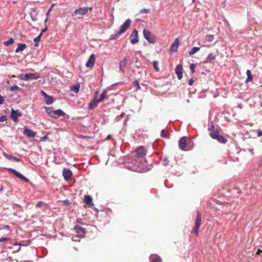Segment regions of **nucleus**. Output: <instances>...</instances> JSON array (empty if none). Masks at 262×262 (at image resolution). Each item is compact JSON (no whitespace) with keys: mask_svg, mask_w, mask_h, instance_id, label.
<instances>
[{"mask_svg":"<svg viewBox=\"0 0 262 262\" xmlns=\"http://www.w3.org/2000/svg\"><path fill=\"white\" fill-rule=\"evenodd\" d=\"M18 78L22 80L28 81L37 79L39 78V75L34 73H29L25 74H19Z\"/></svg>","mask_w":262,"mask_h":262,"instance_id":"obj_1","label":"nucleus"},{"mask_svg":"<svg viewBox=\"0 0 262 262\" xmlns=\"http://www.w3.org/2000/svg\"><path fill=\"white\" fill-rule=\"evenodd\" d=\"M201 225V215L199 212H197L195 225L193 227L191 233H194L196 235L199 233V229Z\"/></svg>","mask_w":262,"mask_h":262,"instance_id":"obj_2","label":"nucleus"},{"mask_svg":"<svg viewBox=\"0 0 262 262\" xmlns=\"http://www.w3.org/2000/svg\"><path fill=\"white\" fill-rule=\"evenodd\" d=\"M135 151L137 159H136L137 161L139 159L144 158L146 155L147 154V150L143 146H141L138 147L136 149Z\"/></svg>","mask_w":262,"mask_h":262,"instance_id":"obj_3","label":"nucleus"},{"mask_svg":"<svg viewBox=\"0 0 262 262\" xmlns=\"http://www.w3.org/2000/svg\"><path fill=\"white\" fill-rule=\"evenodd\" d=\"M63 116L66 119H69L70 116L66 114L63 111L60 109H57L53 111V114L51 117L54 119L59 118V117Z\"/></svg>","mask_w":262,"mask_h":262,"instance_id":"obj_4","label":"nucleus"},{"mask_svg":"<svg viewBox=\"0 0 262 262\" xmlns=\"http://www.w3.org/2000/svg\"><path fill=\"white\" fill-rule=\"evenodd\" d=\"M144 37L150 43H154L156 42V39L151 33L148 30L144 29L143 31Z\"/></svg>","mask_w":262,"mask_h":262,"instance_id":"obj_5","label":"nucleus"},{"mask_svg":"<svg viewBox=\"0 0 262 262\" xmlns=\"http://www.w3.org/2000/svg\"><path fill=\"white\" fill-rule=\"evenodd\" d=\"M8 170H9L11 173L15 176L17 178L20 179L21 180L24 181L26 182H28L29 181V179L24 176L23 174L20 173L19 172L16 171L15 169L12 168H7Z\"/></svg>","mask_w":262,"mask_h":262,"instance_id":"obj_6","label":"nucleus"},{"mask_svg":"<svg viewBox=\"0 0 262 262\" xmlns=\"http://www.w3.org/2000/svg\"><path fill=\"white\" fill-rule=\"evenodd\" d=\"M22 114L18 110H15L13 108H11L10 113V118L14 122H17L18 117H21Z\"/></svg>","mask_w":262,"mask_h":262,"instance_id":"obj_7","label":"nucleus"},{"mask_svg":"<svg viewBox=\"0 0 262 262\" xmlns=\"http://www.w3.org/2000/svg\"><path fill=\"white\" fill-rule=\"evenodd\" d=\"M179 145L180 148L184 151H187L190 149L186 142L185 137H182L179 141Z\"/></svg>","mask_w":262,"mask_h":262,"instance_id":"obj_8","label":"nucleus"},{"mask_svg":"<svg viewBox=\"0 0 262 262\" xmlns=\"http://www.w3.org/2000/svg\"><path fill=\"white\" fill-rule=\"evenodd\" d=\"M74 229L76 234L78 236H79V237L83 238L85 236V234L86 233V229L85 228H83L81 226L76 225L74 226Z\"/></svg>","mask_w":262,"mask_h":262,"instance_id":"obj_9","label":"nucleus"},{"mask_svg":"<svg viewBox=\"0 0 262 262\" xmlns=\"http://www.w3.org/2000/svg\"><path fill=\"white\" fill-rule=\"evenodd\" d=\"M91 7H83L79 9H77L74 11L73 15H76L77 14H79L80 15H84L88 13L89 10H91Z\"/></svg>","mask_w":262,"mask_h":262,"instance_id":"obj_10","label":"nucleus"},{"mask_svg":"<svg viewBox=\"0 0 262 262\" xmlns=\"http://www.w3.org/2000/svg\"><path fill=\"white\" fill-rule=\"evenodd\" d=\"M132 23V20L128 18L125 21L120 27L119 31L120 33H123L129 28L130 24Z\"/></svg>","mask_w":262,"mask_h":262,"instance_id":"obj_11","label":"nucleus"},{"mask_svg":"<svg viewBox=\"0 0 262 262\" xmlns=\"http://www.w3.org/2000/svg\"><path fill=\"white\" fill-rule=\"evenodd\" d=\"M129 39L132 45H135L139 41L138 31L136 29H134L132 31L129 37Z\"/></svg>","mask_w":262,"mask_h":262,"instance_id":"obj_12","label":"nucleus"},{"mask_svg":"<svg viewBox=\"0 0 262 262\" xmlns=\"http://www.w3.org/2000/svg\"><path fill=\"white\" fill-rule=\"evenodd\" d=\"M208 130L209 132V135L210 137L213 138L215 139V137H217V135L219 134V132L217 130V128H215L213 124V123L211 122V126H209L208 127Z\"/></svg>","mask_w":262,"mask_h":262,"instance_id":"obj_13","label":"nucleus"},{"mask_svg":"<svg viewBox=\"0 0 262 262\" xmlns=\"http://www.w3.org/2000/svg\"><path fill=\"white\" fill-rule=\"evenodd\" d=\"M129 56L126 55L123 58V60L120 62L119 70L122 73H124V68L126 67L127 62L129 60Z\"/></svg>","mask_w":262,"mask_h":262,"instance_id":"obj_14","label":"nucleus"},{"mask_svg":"<svg viewBox=\"0 0 262 262\" xmlns=\"http://www.w3.org/2000/svg\"><path fill=\"white\" fill-rule=\"evenodd\" d=\"M124 165L125 168L127 169L132 170V171H137L138 167L137 166H139L140 164L135 160V162L134 164L133 163H130L129 162H126L124 163Z\"/></svg>","mask_w":262,"mask_h":262,"instance_id":"obj_15","label":"nucleus"},{"mask_svg":"<svg viewBox=\"0 0 262 262\" xmlns=\"http://www.w3.org/2000/svg\"><path fill=\"white\" fill-rule=\"evenodd\" d=\"M62 176L64 180L66 181H68L71 179L72 172L70 169L64 168L62 171Z\"/></svg>","mask_w":262,"mask_h":262,"instance_id":"obj_16","label":"nucleus"},{"mask_svg":"<svg viewBox=\"0 0 262 262\" xmlns=\"http://www.w3.org/2000/svg\"><path fill=\"white\" fill-rule=\"evenodd\" d=\"M180 45V41L178 38H176L173 42L171 45L170 51V52H177Z\"/></svg>","mask_w":262,"mask_h":262,"instance_id":"obj_17","label":"nucleus"},{"mask_svg":"<svg viewBox=\"0 0 262 262\" xmlns=\"http://www.w3.org/2000/svg\"><path fill=\"white\" fill-rule=\"evenodd\" d=\"M24 134L29 138H33L35 137L36 133L33 132L31 129L25 127L24 130Z\"/></svg>","mask_w":262,"mask_h":262,"instance_id":"obj_18","label":"nucleus"},{"mask_svg":"<svg viewBox=\"0 0 262 262\" xmlns=\"http://www.w3.org/2000/svg\"><path fill=\"white\" fill-rule=\"evenodd\" d=\"M95 62V56L94 54L90 55L85 66L87 68H92L94 66Z\"/></svg>","mask_w":262,"mask_h":262,"instance_id":"obj_19","label":"nucleus"},{"mask_svg":"<svg viewBox=\"0 0 262 262\" xmlns=\"http://www.w3.org/2000/svg\"><path fill=\"white\" fill-rule=\"evenodd\" d=\"M182 66L181 64H178L176 66L175 69V72L177 75L178 78L180 80L183 77L182 73Z\"/></svg>","mask_w":262,"mask_h":262,"instance_id":"obj_20","label":"nucleus"},{"mask_svg":"<svg viewBox=\"0 0 262 262\" xmlns=\"http://www.w3.org/2000/svg\"><path fill=\"white\" fill-rule=\"evenodd\" d=\"M99 102L98 101L97 99L96 98V96L94 97V98L91 101V102L89 104L88 108L90 110H92L94 108H95Z\"/></svg>","mask_w":262,"mask_h":262,"instance_id":"obj_21","label":"nucleus"},{"mask_svg":"<svg viewBox=\"0 0 262 262\" xmlns=\"http://www.w3.org/2000/svg\"><path fill=\"white\" fill-rule=\"evenodd\" d=\"M3 155L9 160H12L13 161L15 162H20L21 161V160L19 158L16 157H14L13 156H11L9 154H7L6 152H3Z\"/></svg>","mask_w":262,"mask_h":262,"instance_id":"obj_22","label":"nucleus"},{"mask_svg":"<svg viewBox=\"0 0 262 262\" xmlns=\"http://www.w3.org/2000/svg\"><path fill=\"white\" fill-rule=\"evenodd\" d=\"M150 262H162L161 257L157 254H152L150 256Z\"/></svg>","mask_w":262,"mask_h":262,"instance_id":"obj_23","label":"nucleus"},{"mask_svg":"<svg viewBox=\"0 0 262 262\" xmlns=\"http://www.w3.org/2000/svg\"><path fill=\"white\" fill-rule=\"evenodd\" d=\"M84 201L85 203L90 206H94L93 203L92 198L89 195H85L84 196Z\"/></svg>","mask_w":262,"mask_h":262,"instance_id":"obj_24","label":"nucleus"},{"mask_svg":"<svg viewBox=\"0 0 262 262\" xmlns=\"http://www.w3.org/2000/svg\"><path fill=\"white\" fill-rule=\"evenodd\" d=\"M27 47V45L26 43H19L18 44V47L15 49V52L16 53H18L19 52L23 51Z\"/></svg>","mask_w":262,"mask_h":262,"instance_id":"obj_25","label":"nucleus"},{"mask_svg":"<svg viewBox=\"0 0 262 262\" xmlns=\"http://www.w3.org/2000/svg\"><path fill=\"white\" fill-rule=\"evenodd\" d=\"M216 55L215 54L213 53H210L207 58H206L205 61H204L205 63H208L210 62L211 60H214L216 58Z\"/></svg>","mask_w":262,"mask_h":262,"instance_id":"obj_26","label":"nucleus"},{"mask_svg":"<svg viewBox=\"0 0 262 262\" xmlns=\"http://www.w3.org/2000/svg\"><path fill=\"white\" fill-rule=\"evenodd\" d=\"M221 143H225L227 142V139L223 135L219 134L217 137L214 139Z\"/></svg>","mask_w":262,"mask_h":262,"instance_id":"obj_27","label":"nucleus"},{"mask_svg":"<svg viewBox=\"0 0 262 262\" xmlns=\"http://www.w3.org/2000/svg\"><path fill=\"white\" fill-rule=\"evenodd\" d=\"M45 98L46 103L48 105L52 104L54 101L53 98L52 96H49L48 95Z\"/></svg>","mask_w":262,"mask_h":262,"instance_id":"obj_28","label":"nucleus"},{"mask_svg":"<svg viewBox=\"0 0 262 262\" xmlns=\"http://www.w3.org/2000/svg\"><path fill=\"white\" fill-rule=\"evenodd\" d=\"M106 96L107 92L105 90H104L100 94L99 98L97 99V100L99 102H101L103 101L105 98H106Z\"/></svg>","mask_w":262,"mask_h":262,"instance_id":"obj_29","label":"nucleus"},{"mask_svg":"<svg viewBox=\"0 0 262 262\" xmlns=\"http://www.w3.org/2000/svg\"><path fill=\"white\" fill-rule=\"evenodd\" d=\"M246 74L247 76V78L246 80V82H248L249 81H252L253 79V76L251 74V72L250 70H248L246 71Z\"/></svg>","mask_w":262,"mask_h":262,"instance_id":"obj_30","label":"nucleus"},{"mask_svg":"<svg viewBox=\"0 0 262 262\" xmlns=\"http://www.w3.org/2000/svg\"><path fill=\"white\" fill-rule=\"evenodd\" d=\"M121 34V33H120L119 31H116L115 34H112L110 37V39L111 40H114L117 39L119 36Z\"/></svg>","mask_w":262,"mask_h":262,"instance_id":"obj_31","label":"nucleus"},{"mask_svg":"<svg viewBox=\"0 0 262 262\" xmlns=\"http://www.w3.org/2000/svg\"><path fill=\"white\" fill-rule=\"evenodd\" d=\"M161 136L163 138H169L170 134L164 129H162L161 132Z\"/></svg>","mask_w":262,"mask_h":262,"instance_id":"obj_32","label":"nucleus"},{"mask_svg":"<svg viewBox=\"0 0 262 262\" xmlns=\"http://www.w3.org/2000/svg\"><path fill=\"white\" fill-rule=\"evenodd\" d=\"M46 112L51 117V115L53 114V112L54 111V109L53 107H44Z\"/></svg>","mask_w":262,"mask_h":262,"instance_id":"obj_33","label":"nucleus"},{"mask_svg":"<svg viewBox=\"0 0 262 262\" xmlns=\"http://www.w3.org/2000/svg\"><path fill=\"white\" fill-rule=\"evenodd\" d=\"M200 48L197 47H193L189 51V55H192L196 53L197 52H198L200 50Z\"/></svg>","mask_w":262,"mask_h":262,"instance_id":"obj_34","label":"nucleus"},{"mask_svg":"<svg viewBox=\"0 0 262 262\" xmlns=\"http://www.w3.org/2000/svg\"><path fill=\"white\" fill-rule=\"evenodd\" d=\"M205 39L208 42H212L214 39V36L213 35L208 34L205 36Z\"/></svg>","mask_w":262,"mask_h":262,"instance_id":"obj_35","label":"nucleus"},{"mask_svg":"<svg viewBox=\"0 0 262 262\" xmlns=\"http://www.w3.org/2000/svg\"><path fill=\"white\" fill-rule=\"evenodd\" d=\"M133 85L136 86V91H138L141 89L140 86L139 81L138 80H135L133 82Z\"/></svg>","mask_w":262,"mask_h":262,"instance_id":"obj_36","label":"nucleus"},{"mask_svg":"<svg viewBox=\"0 0 262 262\" xmlns=\"http://www.w3.org/2000/svg\"><path fill=\"white\" fill-rule=\"evenodd\" d=\"M161 160L163 162V165L165 166H167L169 164V161L167 157L161 158Z\"/></svg>","mask_w":262,"mask_h":262,"instance_id":"obj_37","label":"nucleus"},{"mask_svg":"<svg viewBox=\"0 0 262 262\" xmlns=\"http://www.w3.org/2000/svg\"><path fill=\"white\" fill-rule=\"evenodd\" d=\"M80 85L79 84L73 85L72 90L76 93L79 91Z\"/></svg>","mask_w":262,"mask_h":262,"instance_id":"obj_38","label":"nucleus"},{"mask_svg":"<svg viewBox=\"0 0 262 262\" xmlns=\"http://www.w3.org/2000/svg\"><path fill=\"white\" fill-rule=\"evenodd\" d=\"M14 42V40L13 38L11 37L8 40L4 42V44L6 46H9V45L12 44Z\"/></svg>","mask_w":262,"mask_h":262,"instance_id":"obj_39","label":"nucleus"},{"mask_svg":"<svg viewBox=\"0 0 262 262\" xmlns=\"http://www.w3.org/2000/svg\"><path fill=\"white\" fill-rule=\"evenodd\" d=\"M11 91H19L21 90V89L17 85H14L10 88Z\"/></svg>","mask_w":262,"mask_h":262,"instance_id":"obj_40","label":"nucleus"},{"mask_svg":"<svg viewBox=\"0 0 262 262\" xmlns=\"http://www.w3.org/2000/svg\"><path fill=\"white\" fill-rule=\"evenodd\" d=\"M41 37V34H39L37 37H36L34 39V41L35 42V47H37L38 46V42L40 40Z\"/></svg>","mask_w":262,"mask_h":262,"instance_id":"obj_41","label":"nucleus"},{"mask_svg":"<svg viewBox=\"0 0 262 262\" xmlns=\"http://www.w3.org/2000/svg\"><path fill=\"white\" fill-rule=\"evenodd\" d=\"M159 63L157 61H154L153 62V67L156 72L159 71V68L158 67Z\"/></svg>","mask_w":262,"mask_h":262,"instance_id":"obj_42","label":"nucleus"},{"mask_svg":"<svg viewBox=\"0 0 262 262\" xmlns=\"http://www.w3.org/2000/svg\"><path fill=\"white\" fill-rule=\"evenodd\" d=\"M80 238H81V237H79L77 234L76 236H73L72 239V241H75V242H80Z\"/></svg>","mask_w":262,"mask_h":262,"instance_id":"obj_43","label":"nucleus"},{"mask_svg":"<svg viewBox=\"0 0 262 262\" xmlns=\"http://www.w3.org/2000/svg\"><path fill=\"white\" fill-rule=\"evenodd\" d=\"M150 12V10L147 8H143L140 10V13H148Z\"/></svg>","mask_w":262,"mask_h":262,"instance_id":"obj_44","label":"nucleus"},{"mask_svg":"<svg viewBox=\"0 0 262 262\" xmlns=\"http://www.w3.org/2000/svg\"><path fill=\"white\" fill-rule=\"evenodd\" d=\"M195 64L194 63H192L190 64V69L192 73L195 72Z\"/></svg>","mask_w":262,"mask_h":262,"instance_id":"obj_45","label":"nucleus"},{"mask_svg":"<svg viewBox=\"0 0 262 262\" xmlns=\"http://www.w3.org/2000/svg\"><path fill=\"white\" fill-rule=\"evenodd\" d=\"M125 115V113H122L120 115H119V116H117L116 117V119L115 120L117 121H119L121 119V118L123 116H124Z\"/></svg>","mask_w":262,"mask_h":262,"instance_id":"obj_46","label":"nucleus"},{"mask_svg":"<svg viewBox=\"0 0 262 262\" xmlns=\"http://www.w3.org/2000/svg\"><path fill=\"white\" fill-rule=\"evenodd\" d=\"M1 227L3 228L2 230L3 229H6L7 231H9L10 230V227L8 225H1Z\"/></svg>","mask_w":262,"mask_h":262,"instance_id":"obj_47","label":"nucleus"},{"mask_svg":"<svg viewBox=\"0 0 262 262\" xmlns=\"http://www.w3.org/2000/svg\"><path fill=\"white\" fill-rule=\"evenodd\" d=\"M7 120V117L6 115H2L0 116V122H4Z\"/></svg>","mask_w":262,"mask_h":262,"instance_id":"obj_48","label":"nucleus"},{"mask_svg":"<svg viewBox=\"0 0 262 262\" xmlns=\"http://www.w3.org/2000/svg\"><path fill=\"white\" fill-rule=\"evenodd\" d=\"M30 16H31V19H32V21H36L37 20V18L36 17V15L33 16V13H30Z\"/></svg>","mask_w":262,"mask_h":262,"instance_id":"obj_49","label":"nucleus"},{"mask_svg":"<svg viewBox=\"0 0 262 262\" xmlns=\"http://www.w3.org/2000/svg\"><path fill=\"white\" fill-rule=\"evenodd\" d=\"M45 205V203L43 202H41V201H40V202H38L36 206V207H41L42 205Z\"/></svg>","mask_w":262,"mask_h":262,"instance_id":"obj_50","label":"nucleus"},{"mask_svg":"<svg viewBox=\"0 0 262 262\" xmlns=\"http://www.w3.org/2000/svg\"><path fill=\"white\" fill-rule=\"evenodd\" d=\"M9 239V237H1V238H0V243L6 242L7 241H8Z\"/></svg>","mask_w":262,"mask_h":262,"instance_id":"obj_51","label":"nucleus"},{"mask_svg":"<svg viewBox=\"0 0 262 262\" xmlns=\"http://www.w3.org/2000/svg\"><path fill=\"white\" fill-rule=\"evenodd\" d=\"M4 101V97L0 95V104H3Z\"/></svg>","mask_w":262,"mask_h":262,"instance_id":"obj_52","label":"nucleus"},{"mask_svg":"<svg viewBox=\"0 0 262 262\" xmlns=\"http://www.w3.org/2000/svg\"><path fill=\"white\" fill-rule=\"evenodd\" d=\"M48 29V28L47 26L45 27V28L44 29H43L41 31V32L39 34H41V36H42V34L43 33L45 32Z\"/></svg>","mask_w":262,"mask_h":262,"instance_id":"obj_53","label":"nucleus"},{"mask_svg":"<svg viewBox=\"0 0 262 262\" xmlns=\"http://www.w3.org/2000/svg\"><path fill=\"white\" fill-rule=\"evenodd\" d=\"M194 82V81H193V79L192 78H191L189 80H188V84L190 85H191L193 84Z\"/></svg>","mask_w":262,"mask_h":262,"instance_id":"obj_54","label":"nucleus"},{"mask_svg":"<svg viewBox=\"0 0 262 262\" xmlns=\"http://www.w3.org/2000/svg\"><path fill=\"white\" fill-rule=\"evenodd\" d=\"M41 94L45 98L47 96H48V95L43 91H41Z\"/></svg>","mask_w":262,"mask_h":262,"instance_id":"obj_55","label":"nucleus"},{"mask_svg":"<svg viewBox=\"0 0 262 262\" xmlns=\"http://www.w3.org/2000/svg\"><path fill=\"white\" fill-rule=\"evenodd\" d=\"M82 222V219H80V218L78 219L76 221V222L79 224H81Z\"/></svg>","mask_w":262,"mask_h":262,"instance_id":"obj_56","label":"nucleus"},{"mask_svg":"<svg viewBox=\"0 0 262 262\" xmlns=\"http://www.w3.org/2000/svg\"><path fill=\"white\" fill-rule=\"evenodd\" d=\"M261 253H262V250L260 249H258L256 253V255H259Z\"/></svg>","mask_w":262,"mask_h":262,"instance_id":"obj_57","label":"nucleus"},{"mask_svg":"<svg viewBox=\"0 0 262 262\" xmlns=\"http://www.w3.org/2000/svg\"><path fill=\"white\" fill-rule=\"evenodd\" d=\"M261 136H262V130H260V131L258 132V133H257V136L260 137Z\"/></svg>","mask_w":262,"mask_h":262,"instance_id":"obj_58","label":"nucleus"},{"mask_svg":"<svg viewBox=\"0 0 262 262\" xmlns=\"http://www.w3.org/2000/svg\"><path fill=\"white\" fill-rule=\"evenodd\" d=\"M47 136H43V137H42V139H41V141H45L47 139Z\"/></svg>","mask_w":262,"mask_h":262,"instance_id":"obj_59","label":"nucleus"},{"mask_svg":"<svg viewBox=\"0 0 262 262\" xmlns=\"http://www.w3.org/2000/svg\"><path fill=\"white\" fill-rule=\"evenodd\" d=\"M51 8H50L48 10V11H47V13H46V15H48L49 14L50 12H51Z\"/></svg>","mask_w":262,"mask_h":262,"instance_id":"obj_60","label":"nucleus"},{"mask_svg":"<svg viewBox=\"0 0 262 262\" xmlns=\"http://www.w3.org/2000/svg\"><path fill=\"white\" fill-rule=\"evenodd\" d=\"M237 107H238L240 109H242V108H243V105L242 104H239L237 105Z\"/></svg>","mask_w":262,"mask_h":262,"instance_id":"obj_61","label":"nucleus"},{"mask_svg":"<svg viewBox=\"0 0 262 262\" xmlns=\"http://www.w3.org/2000/svg\"><path fill=\"white\" fill-rule=\"evenodd\" d=\"M260 164H262V156H261V159H260Z\"/></svg>","mask_w":262,"mask_h":262,"instance_id":"obj_62","label":"nucleus"},{"mask_svg":"<svg viewBox=\"0 0 262 262\" xmlns=\"http://www.w3.org/2000/svg\"><path fill=\"white\" fill-rule=\"evenodd\" d=\"M3 190V187L2 186L0 188V191H2Z\"/></svg>","mask_w":262,"mask_h":262,"instance_id":"obj_63","label":"nucleus"},{"mask_svg":"<svg viewBox=\"0 0 262 262\" xmlns=\"http://www.w3.org/2000/svg\"><path fill=\"white\" fill-rule=\"evenodd\" d=\"M14 245H19V244L17 243H15L13 244Z\"/></svg>","mask_w":262,"mask_h":262,"instance_id":"obj_64","label":"nucleus"}]
</instances>
